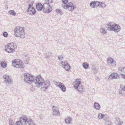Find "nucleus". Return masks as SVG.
I'll return each mask as SVG.
<instances>
[{
    "mask_svg": "<svg viewBox=\"0 0 125 125\" xmlns=\"http://www.w3.org/2000/svg\"><path fill=\"white\" fill-rule=\"evenodd\" d=\"M106 27L108 31H113L116 33L119 32L121 29L120 27L114 22L108 23L106 24Z\"/></svg>",
    "mask_w": 125,
    "mask_h": 125,
    "instance_id": "nucleus-1",
    "label": "nucleus"
},
{
    "mask_svg": "<svg viewBox=\"0 0 125 125\" xmlns=\"http://www.w3.org/2000/svg\"><path fill=\"white\" fill-rule=\"evenodd\" d=\"M14 34L16 37H19L21 38L25 37V34L23 28L21 27L17 26L14 30Z\"/></svg>",
    "mask_w": 125,
    "mask_h": 125,
    "instance_id": "nucleus-2",
    "label": "nucleus"
},
{
    "mask_svg": "<svg viewBox=\"0 0 125 125\" xmlns=\"http://www.w3.org/2000/svg\"><path fill=\"white\" fill-rule=\"evenodd\" d=\"M16 44L12 42L9 43L5 46V51L8 53H13L15 51V49L16 48Z\"/></svg>",
    "mask_w": 125,
    "mask_h": 125,
    "instance_id": "nucleus-3",
    "label": "nucleus"
},
{
    "mask_svg": "<svg viewBox=\"0 0 125 125\" xmlns=\"http://www.w3.org/2000/svg\"><path fill=\"white\" fill-rule=\"evenodd\" d=\"M24 80L26 83L31 84L33 82L35 78L33 76L28 73H24Z\"/></svg>",
    "mask_w": 125,
    "mask_h": 125,
    "instance_id": "nucleus-4",
    "label": "nucleus"
},
{
    "mask_svg": "<svg viewBox=\"0 0 125 125\" xmlns=\"http://www.w3.org/2000/svg\"><path fill=\"white\" fill-rule=\"evenodd\" d=\"M20 120L21 122L22 123V124L24 125L28 124H29L33 125L32 121L29 117H28L26 116H24L21 117L20 118Z\"/></svg>",
    "mask_w": 125,
    "mask_h": 125,
    "instance_id": "nucleus-5",
    "label": "nucleus"
},
{
    "mask_svg": "<svg viewBox=\"0 0 125 125\" xmlns=\"http://www.w3.org/2000/svg\"><path fill=\"white\" fill-rule=\"evenodd\" d=\"M12 64L14 67L19 68H23L24 66L22 62L18 59L12 61Z\"/></svg>",
    "mask_w": 125,
    "mask_h": 125,
    "instance_id": "nucleus-6",
    "label": "nucleus"
},
{
    "mask_svg": "<svg viewBox=\"0 0 125 125\" xmlns=\"http://www.w3.org/2000/svg\"><path fill=\"white\" fill-rule=\"evenodd\" d=\"M44 81V79L41 76H38L34 80L33 82L35 83L36 86L39 88L42 85V83Z\"/></svg>",
    "mask_w": 125,
    "mask_h": 125,
    "instance_id": "nucleus-7",
    "label": "nucleus"
},
{
    "mask_svg": "<svg viewBox=\"0 0 125 125\" xmlns=\"http://www.w3.org/2000/svg\"><path fill=\"white\" fill-rule=\"evenodd\" d=\"M81 82L79 79H76L75 82V84L74 85L75 88L79 92L81 93L83 91V86L81 84Z\"/></svg>",
    "mask_w": 125,
    "mask_h": 125,
    "instance_id": "nucleus-8",
    "label": "nucleus"
},
{
    "mask_svg": "<svg viewBox=\"0 0 125 125\" xmlns=\"http://www.w3.org/2000/svg\"><path fill=\"white\" fill-rule=\"evenodd\" d=\"M30 3L28 5V8L27 11L29 12L31 14H34L36 13V11L33 7L32 6L34 3L33 1H31Z\"/></svg>",
    "mask_w": 125,
    "mask_h": 125,
    "instance_id": "nucleus-9",
    "label": "nucleus"
},
{
    "mask_svg": "<svg viewBox=\"0 0 125 125\" xmlns=\"http://www.w3.org/2000/svg\"><path fill=\"white\" fill-rule=\"evenodd\" d=\"M62 6L64 9H68L69 10L71 11H72L74 9L76 8V6L71 2L68 3L67 5L62 4Z\"/></svg>",
    "mask_w": 125,
    "mask_h": 125,
    "instance_id": "nucleus-10",
    "label": "nucleus"
},
{
    "mask_svg": "<svg viewBox=\"0 0 125 125\" xmlns=\"http://www.w3.org/2000/svg\"><path fill=\"white\" fill-rule=\"evenodd\" d=\"M52 10L51 6L49 4L46 3L43 4V12L45 13H48L51 12Z\"/></svg>",
    "mask_w": 125,
    "mask_h": 125,
    "instance_id": "nucleus-11",
    "label": "nucleus"
},
{
    "mask_svg": "<svg viewBox=\"0 0 125 125\" xmlns=\"http://www.w3.org/2000/svg\"><path fill=\"white\" fill-rule=\"evenodd\" d=\"M50 82L48 80L45 81L44 80V81L42 83V85L41 89L44 91H46L47 89L48 88L49 86L50 85Z\"/></svg>",
    "mask_w": 125,
    "mask_h": 125,
    "instance_id": "nucleus-12",
    "label": "nucleus"
},
{
    "mask_svg": "<svg viewBox=\"0 0 125 125\" xmlns=\"http://www.w3.org/2000/svg\"><path fill=\"white\" fill-rule=\"evenodd\" d=\"M108 64H111L113 67L115 66L116 65V61L111 58H108L107 60Z\"/></svg>",
    "mask_w": 125,
    "mask_h": 125,
    "instance_id": "nucleus-13",
    "label": "nucleus"
},
{
    "mask_svg": "<svg viewBox=\"0 0 125 125\" xmlns=\"http://www.w3.org/2000/svg\"><path fill=\"white\" fill-rule=\"evenodd\" d=\"M52 110L53 112V115H59L60 112L57 108L53 106L52 107Z\"/></svg>",
    "mask_w": 125,
    "mask_h": 125,
    "instance_id": "nucleus-14",
    "label": "nucleus"
},
{
    "mask_svg": "<svg viewBox=\"0 0 125 125\" xmlns=\"http://www.w3.org/2000/svg\"><path fill=\"white\" fill-rule=\"evenodd\" d=\"M118 74L117 73H113L111 74L108 77L109 80H111L113 79H116L117 78Z\"/></svg>",
    "mask_w": 125,
    "mask_h": 125,
    "instance_id": "nucleus-15",
    "label": "nucleus"
},
{
    "mask_svg": "<svg viewBox=\"0 0 125 125\" xmlns=\"http://www.w3.org/2000/svg\"><path fill=\"white\" fill-rule=\"evenodd\" d=\"M36 9L38 10H41L43 9V5L41 3H38L36 5Z\"/></svg>",
    "mask_w": 125,
    "mask_h": 125,
    "instance_id": "nucleus-16",
    "label": "nucleus"
},
{
    "mask_svg": "<svg viewBox=\"0 0 125 125\" xmlns=\"http://www.w3.org/2000/svg\"><path fill=\"white\" fill-rule=\"evenodd\" d=\"M3 78L6 82L10 84H11V79L9 76L5 75L3 76Z\"/></svg>",
    "mask_w": 125,
    "mask_h": 125,
    "instance_id": "nucleus-17",
    "label": "nucleus"
},
{
    "mask_svg": "<svg viewBox=\"0 0 125 125\" xmlns=\"http://www.w3.org/2000/svg\"><path fill=\"white\" fill-rule=\"evenodd\" d=\"M94 107L95 109L99 110L100 109V106L99 103L97 102H95L94 105Z\"/></svg>",
    "mask_w": 125,
    "mask_h": 125,
    "instance_id": "nucleus-18",
    "label": "nucleus"
},
{
    "mask_svg": "<svg viewBox=\"0 0 125 125\" xmlns=\"http://www.w3.org/2000/svg\"><path fill=\"white\" fill-rule=\"evenodd\" d=\"M72 119L71 117H68L65 119V121L66 123L67 124H69L71 122Z\"/></svg>",
    "mask_w": 125,
    "mask_h": 125,
    "instance_id": "nucleus-19",
    "label": "nucleus"
},
{
    "mask_svg": "<svg viewBox=\"0 0 125 125\" xmlns=\"http://www.w3.org/2000/svg\"><path fill=\"white\" fill-rule=\"evenodd\" d=\"M62 67L67 71H68L69 70H70V66L69 64H67L66 65H65V64H64L63 66Z\"/></svg>",
    "mask_w": 125,
    "mask_h": 125,
    "instance_id": "nucleus-20",
    "label": "nucleus"
},
{
    "mask_svg": "<svg viewBox=\"0 0 125 125\" xmlns=\"http://www.w3.org/2000/svg\"><path fill=\"white\" fill-rule=\"evenodd\" d=\"M119 92L120 95H125V89L119 90Z\"/></svg>",
    "mask_w": 125,
    "mask_h": 125,
    "instance_id": "nucleus-21",
    "label": "nucleus"
},
{
    "mask_svg": "<svg viewBox=\"0 0 125 125\" xmlns=\"http://www.w3.org/2000/svg\"><path fill=\"white\" fill-rule=\"evenodd\" d=\"M118 70L122 72L125 73V67H120L118 68Z\"/></svg>",
    "mask_w": 125,
    "mask_h": 125,
    "instance_id": "nucleus-22",
    "label": "nucleus"
},
{
    "mask_svg": "<svg viewBox=\"0 0 125 125\" xmlns=\"http://www.w3.org/2000/svg\"><path fill=\"white\" fill-rule=\"evenodd\" d=\"M8 13L11 15L15 16L16 14V13L13 10H10L8 12Z\"/></svg>",
    "mask_w": 125,
    "mask_h": 125,
    "instance_id": "nucleus-23",
    "label": "nucleus"
},
{
    "mask_svg": "<svg viewBox=\"0 0 125 125\" xmlns=\"http://www.w3.org/2000/svg\"><path fill=\"white\" fill-rule=\"evenodd\" d=\"M83 66L84 68L87 69L88 68L89 65L87 62H84L83 63Z\"/></svg>",
    "mask_w": 125,
    "mask_h": 125,
    "instance_id": "nucleus-24",
    "label": "nucleus"
},
{
    "mask_svg": "<svg viewBox=\"0 0 125 125\" xmlns=\"http://www.w3.org/2000/svg\"><path fill=\"white\" fill-rule=\"evenodd\" d=\"M45 2L44 3H46L50 4L53 2V0H45Z\"/></svg>",
    "mask_w": 125,
    "mask_h": 125,
    "instance_id": "nucleus-25",
    "label": "nucleus"
},
{
    "mask_svg": "<svg viewBox=\"0 0 125 125\" xmlns=\"http://www.w3.org/2000/svg\"><path fill=\"white\" fill-rule=\"evenodd\" d=\"M95 1H94L90 3V6L91 8H94L95 7Z\"/></svg>",
    "mask_w": 125,
    "mask_h": 125,
    "instance_id": "nucleus-26",
    "label": "nucleus"
},
{
    "mask_svg": "<svg viewBox=\"0 0 125 125\" xmlns=\"http://www.w3.org/2000/svg\"><path fill=\"white\" fill-rule=\"evenodd\" d=\"M104 116V115L101 113H99L98 115V117L99 119H101Z\"/></svg>",
    "mask_w": 125,
    "mask_h": 125,
    "instance_id": "nucleus-27",
    "label": "nucleus"
},
{
    "mask_svg": "<svg viewBox=\"0 0 125 125\" xmlns=\"http://www.w3.org/2000/svg\"><path fill=\"white\" fill-rule=\"evenodd\" d=\"M56 85L57 86L60 87V88L62 86V85L63 84L62 83H61L60 82H56Z\"/></svg>",
    "mask_w": 125,
    "mask_h": 125,
    "instance_id": "nucleus-28",
    "label": "nucleus"
},
{
    "mask_svg": "<svg viewBox=\"0 0 125 125\" xmlns=\"http://www.w3.org/2000/svg\"><path fill=\"white\" fill-rule=\"evenodd\" d=\"M56 85L57 86L60 87V88L62 86V85L63 84L62 83H61L60 82H56Z\"/></svg>",
    "mask_w": 125,
    "mask_h": 125,
    "instance_id": "nucleus-29",
    "label": "nucleus"
},
{
    "mask_svg": "<svg viewBox=\"0 0 125 125\" xmlns=\"http://www.w3.org/2000/svg\"><path fill=\"white\" fill-rule=\"evenodd\" d=\"M95 7H97L98 6H100V3H101V2L95 1Z\"/></svg>",
    "mask_w": 125,
    "mask_h": 125,
    "instance_id": "nucleus-30",
    "label": "nucleus"
},
{
    "mask_svg": "<svg viewBox=\"0 0 125 125\" xmlns=\"http://www.w3.org/2000/svg\"><path fill=\"white\" fill-rule=\"evenodd\" d=\"M1 65L2 67L5 68L7 66V64L5 62H3L1 63Z\"/></svg>",
    "mask_w": 125,
    "mask_h": 125,
    "instance_id": "nucleus-31",
    "label": "nucleus"
},
{
    "mask_svg": "<svg viewBox=\"0 0 125 125\" xmlns=\"http://www.w3.org/2000/svg\"><path fill=\"white\" fill-rule=\"evenodd\" d=\"M62 86L60 89L63 92H65L66 90V87L63 84L62 85Z\"/></svg>",
    "mask_w": 125,
    "mask_h": 125,
    "instance_id": "nucleus-32",
    "label": "nucleus"
},
{
    "mask_svg": "<svg viewBox=\"0 0 125 125\" xmlns=\"http://www.w3.org/2000/svg\"><path fill=\"white\" fill-rule=\"evenodd\" d=\"M56 12L58 14H59V13L60 14H62L63 13V12L60 9H56Z\"/></svg>",
    "mask_w": 125,
    "mask_h": 125,
    "instance_id": "nucleus-33",
    "label": "nucleus"
},
{
    "mask_svg": "<svg viewBox=\"0 0 125 125\" xmlns=\"http://www.w3.org/2000/svg\"><path fill=\"white\" fill-rule=\"evenodd\" d=\"M101 3H100V6L102 8H104L106 6L105 4L103 2H101Z\"/></svg>",
    "mask_w": 125,
    "mask_h": 125,
    "instance_id": "nucleus-34",
    "label": "nucleus"
},
{
    "mask_svg": "<svg viewBox=\"0 0 125 125\" xmlns=\"http://www.w3.org/2000/svg\"><path fill=\"white\" fill-rule=\"evenodd\" d=\"M100 32L103 34L105 33L106 31L104 29L101 28L100 30Z\"/></svg>",
    "mask_w": 125,
    "mask_h": 125,
    "instance_id": "nucleus-35",
    "label": "nucleus"
},
{
    "mask_svg": "<svg viewBox=\"0 0 125 125\" xmlns=\"http://www.w3.org/2000/svg\"><path fill=\"white\" fill-rule=\"evenodd\" d=\"M105 122L106 124L108 125H111L112 124V123L109 120L105 121Z\"/></svg>",
    "mask_w": 125,
    "mask_h": 125,
    "instance_id": "nucleus-36",
    "label": "nucleus"
},
{
    "mask_svg": "<svg viewBox=\"0 0 125 125\" xmlns=\"http://www.w3.org/2000/svg\"><path fill=\"white\" fill-rule=\"evenodd\" d=\"M9 125H14V123L12 120L10 119L9 121Z\"/></svg>",
    "mask_w": 125,
    "mask_h": 125,
    "instance_id": "nucleus-37",
    "label": "nucleus"
},
{
    "mask_svg": "<svg viewBox=\"0 0 125 125\" xmlns=\"http://www.w3.org/2000/svg\"><path fill=\"white\" fill-rule=\"evenodd\" d=\"M21 124H22V123L21 122V121L20 120L19 121H17L15 123L14 125H21Z\"/></svg>",
    "mask_w": 125,
    "mask_h": 125,
    "instance_id": "nucleus-38",
    "label": "nucleus"
},
{
    "mask_svg": "<svg viewBox=\"0 0 125 125\" xmlns=\"http://www.w3.org/2000/svg\"><path fill=\"white\" fill-rule=\"evenodd\" d=\"M61 64L62 65V66H63L64 64H65V65H66L67 64H69L67 62V61H62V62L61 63Z\"/></svg>",
    "mask_w": 125,
    "mask_h": 125,
    "instance_id": "nucleus-39",
    "label": "nucleus"
},
{
    "mask_svg": "<svg viewBox=\"0 0 125 125\" xmlns=\"http://www.w3.org/2000/svg\"><path fill=\"white\" fill-rule=\"evenodd\" d=\"M115 123L116 124H117L118 122H119L120 121V118L118 117H116L115 118Z\"/></svg>",
    "mask_w": 125,
    "mask_h": 125,
    "instance_id": "nucleus-40",
    "label": "nucleus"
},
{
    "mask_svg": "<svg viewBox=\"0 0 125 125\" xmlns=\"http://www.w3.org/2000/svg\"><path fill=\"white\" fill-rule=\"evenodd\" d=\"M3 35L5 37H7L8 36V34L7 32L5 31L3 33Z\"/></svg>",
    "mask_w": 125,
    "mask_h": 125,
    "instance_id": "nucleus-41",
    "label": "nucleus"
},
{
    "mask_svg": "<svg viewBox=\"0 0 125 125\" xmlns=\"http://www.w3.org/2000/svg\"><path fill=\"white\" fill-rule=\"evenodd\" d=\"M68 0H62V2L64 4H66L68 2Z\"/></svg>",
    "mask_w": 125,
    "mask_h": 125,
    "instance_id": "nucleus-42",
    "label": "nucleus"
},
{
    "mask_svg": "<svg viewBox=\"0 0 125 125\" xmlns=\"http://www.w3.org/2000/svg\"><path fill=\"white\" fill-rule=\"evenodd\" d=\"M120 88L121 89H125V86L123 84L121 85Z\"/></svg>",
    "mask_w": 125,
    "mask_h": 125,
    "instance_id": "nucleus-43",
    "label": "nucleus"
},
{
    "mask_svg": "<svg viewBox=\"0 0 125 125\" xmlns=\"http://www.w3.org/2000/svg\"><path fill=\"white\" fill-rule=\"evenodd\" d=\"M63 57L62 55H60L58 56V59L60 60H62Z\"/></svg>",
    "mask_w": 125,
    "mask_h": 125,
    "instance_id": "nucleus-44",
    "label": "nucleus"
},
{
    "mask_svg": "<svg viewBox=\"0 0 125 125\" xmlns=\"http://www.w3.org/2000/svg\"><path fill=\"white\" fill-rule=\"evenodd\" d=\"M123 123V121H120L118 122L117 124H116L117 125H121Z\"/></svg>",
    "mask_w": 125,
    "mask_h": 125,
    "instance_id": "nucleus-45",
    "label": "nucleus"
},
{
    "mask_svg": "<svg viewBox=\"0 0 125 125\" xmlns=\"http://www.w3.org/2000/svg\"><path fill=\"white\" fill-rule=\"evenodd\" d=\"M121 76L122 78L125 79V75L123 74H121Z\"/></svg>",
    "mask_w": 125,
    "mask_h": 125,
    "instance_id": "nucleus-46",
    "label": "nucleus"
},
{
    "mask_svg": "<svg viewBox=\"0 0 125 125\" xmlns=\"http://www.w3.org/2000/svg\"><path fill=\"white\" fill-rule=\"evenodd\" d=\"M104 121L105 122L109 120V119H108V118L107 117L105 118H104Z\"/></svg>",
    "mask_w": 125,
    "mask_h": 125,
    "instance_id": "nucleus-47",
    "label": "nucleus"
},
{
    "mask_svg": "<svg viewBox=\"0 0 125 125\" xmlns=\"http://www.w3.org/2000/svg\"><path fill=\"white\" fill-rule=\"evenodd\" d=\"M35 125V124L33 123V125L32 124L31 125V124H29V125H28V124L26 125Z\"/></svg>",
    "mask_w": 125,
    "mask_h": 125,
    "instance_id": "nucleus-48",
    "label": "nucleus"
}]
</instances>
